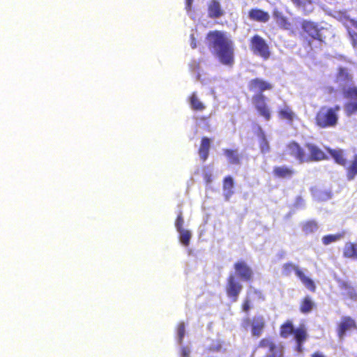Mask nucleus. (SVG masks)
I'll use <instances>...</instances> for the list:
<instances>
[{"mask_svg":"<svg viewBox=\"0 0 357 357\" xmlns=\"http://www.w3.org/2000/svg\"><path fill=\"white\" fill-rule=\"evenodd\" d=\"M311 357H324V356L321 353L316 351L311 355Z\"/></svg>","mask_w":357,"mask_h":357,"instance_id":"43","label":"nucleus"},{"mask_svg":"<svg viewBox=\"0 0 357 357\" xmlns=\"http://www.w3.org/2000/svg\"><path fill=\"white\" fill-rule=\"evenodd\" d=\"M305 147L309 154L297 142L291 141L286 145V153L300 164L328 160V156L315 144L307 142L305 144Z\"/></svg>","mask_w":357,"mask_h":357,"instance_id":"3","label":"nucleus"},{"mask_svg":"<svg viewBox=\"0 0 357 357\" xmlns=\"http://www.w3.org/2000/svg\"><path fill=\"white\" fill-rule=\"evenodd\" d=\"M302 230L305 235H310L315 233L318 229V223L314 220H307L302 223Z\"/></svg>","mask_w":357,"mask_h":357,"instance_id":"26","label":"nucleus"},{"mask_svg":"<svg viewBox=\"0 0 357 357\" xmlns=\"http://www.w3.org/2000/svg\"><path fill=\"white\" fill-rule=\"evenodd\" d=\"M248 17L252 21L266 22L269 20L270 16L268 12L259 8H252L248 12Z\"/></svg>","mask_w":357,"mask_h":357,"instance_id":"17","label":"nucleus"},{"mask_svg":"<svg viewBox=\"0 0 357 357\" xmlns=\"http://www.w3.org/2000/svg\"><path fill=\"white\" fill-rule=\"evenodd\" d=\"M190 107L195 111H203L205 109L204 104L199 100L196 92H193L188 98Z\"/></svg>","mask_w":357,"mask_h":357,"instance_id":"24","label":"nucleus"},{"mask_svg":"<svg viewBox=\"0 0 357 357\" xmlns=\"http://www.w3.org/2000/svg\"><path fill=\"white\" fill-rule=\"evenodd\" d=\"M204 179L207 184H209L212 182V175L209 173H206L204 175Z\"/></svg>","mask_w":357,"mask_h":357,"instance_id":"39","label":"nucleus"},{"mask_svg":"<svg viewBox=\"0 0 357 357\" xmlns=\"http://www.w3.org/2000/svg\"><path fill=\"white\" fill-rule=\"evenodd\" d=\"M282 354H279V355H277L276 354H275L274 352L272 353V354H266L265 356H264L263 357H282Z\"/></svg>","mask_w":357,"mask_h":357,"instance_id":"42","label":"nucleus"},{"mask_svg":"<svg viewBox=\"0 0 357 357\" xmlns=\"http://www.w3.org/2000/svg\"><path fill=\"white\" fill-rule=\"evenodd\" d=\"M356 328L357 326L354 319L349 316L342 317L337 326V335L340 338H342L347 331Z\"/></svg>","mask_w":357,"mask_h":357,"instance_id":"10","label":"nucleus"},{"mask_svg":"<svg viewBox=\"0 0 357 357\" xmlns=\"http://www.w3.org/2000/svg\"><path fill=\"white\" fill-rule=\"evenodd\" d=\"M316 308V304L309 295L304 296L300 302L299 310L303 314H308Z\"/></svg>","mask_w":357,"mask_h":357,"instance_id":"20","label":"nucleus"},{"mask_svg":"<svg viewBox=\"0 0 357 357\" xmlns=\"http://www.w3.org/2000/svg\"><path fill=\"white\" fill-rule=\"evenodd\" d=\"M179 233V239L184 246H188L191 238V233L189 230L183 229L178 231Z\"/></svg>","mask_w":357,"mask_h":357,"instance_id":"30","label":"nucleus"},{"mask_svg":"<svg viewBox=\"0 0 357 357\" xmlns=\"http://www.w3.org/2000/svg\"><path fill=\"white\" fill-rule=\"evenodd\" d=\"M345 112L347 116H350L357 113V101L350 102L345 105Z\"/></svg>","mask_w":357,"mask_h":357,"instance_id":"33","label":"nucleus"},{"mask_svg":"<svg viewBox=\"0 0 357 357\" xmlns=\"http://www.w3.org/2000/svg\"><path fill=\"white\" fill-rule=\"evenodd\" d=\"M190 46L193 49L197 47V41L193 35H191Z\"/></svg>","mask_w":357,"mask_h":357,"instance_id":"40","label":"nucleus"},{"mask_svg":"<svg viewBox=\"0 0 357 357\" xmlns=\"http://www.w3.org/2000/svg\"><path fill=\"white\" fill-rule=\"evenodd\" d=\"M281 19H282V21L286 22V18L285 17H282Z\"/></svg>","mask_w":357,"mask_h":357,"instance_id":"48","label":"nucleus"},{"mask_svg":"<svg viewBox=\"0 0 357 357\" xmlns=\"http://www.w3.org/2000/svg\"><path fill=\"white\" fill-rule=\"evenodd\" d=\"M282 357H283V356Z\"/></svg>","mask_w":357,"mask_h":357,"instance_id":"50","label":"nucleus"},{"mask_svg":"<svg viewBox=\"0 0 357 357\" xmlns=\"http://www.w3.org/2000/svg\"><path fill=\"white\" fill-rule=\"evenodd\" d=\"M265 320L263 317L259 316L254 317L251 324L252 335L256 337L261 336L265 328Z\"/></svg>","mask_w":357,"mask_h":357,"instance_id":"14","label":"nucleus"},{"mask_svg":"<svg viewBox=\"0 0 357 357\" xmlns=\"http://www.w3.org/2000/svg\"><path fill=\"white\" fill-rule=\"evenodd\" d=\"M259 146L262 154H266L271 151V146L266 138V134L261 128H259Z\"/></svg>","mask_w":357,"mask_h":357,"instance_id":"23","label":"nucleus"},{"mask_svg":"<svg viewBox=\"0 0 357 357\" xmlns=\"http://www.w3.org/2000/svg\"><path fill=\"white\" fill-rule=\"evenodd\" d=\"M351 24L356 29H357V20H350Z\"/></svg>","mask_w":357,"mask_h":357,"instance_id":"44","label":"nucleus"},{"mask_svg":"<svg viewBox=\"0 0 357 357\" xmlns=\"http://www.w3.org/2000/svg\"><path fill=\"white\" fill-rule=\"evenodd\" d=\"M343 255L346 258L357 259V245L354 243H347L344 248Z\"/></svg>","mask_w":357,"mask_h":357,"instance_id":"27","label":"nucleus"},{"mask_svg":"<svg viewBox=\"0 0 357 357\" xmlns=\"http://www.w3.org/2000/svg\"><path fill=\"white\" fill-rule=\"evenodd\" d=\"M176 331L178 337V341L181 344L183 341L185 332V326L183 322H181L178 324Z\"/></svg>","mask_w":357,"mask_h":357,"instance_id":"34","label":"nucleus"},{"mask_svg":"<svg viewBox=\"0 0 357 357\" xmlns=\"http://www.w3.org/2000/svg\"><path fill=\"white\" fill-rule=\"evenodd\" d=\"M185 8L188 10H190L193 0H185Z\"/></svg>","mask_w":357,"mask_h":357,"instance_id":"41","label":"nucleus"},{"mask_svg":"<svg viewBox=\"0 0 357 357\" xmlns=\"http://www.w3.org/2000/svg\"><path fill=\"white\" fill-rule=\"evenodd\" d=\"M183 223H184V220L183 218L182 212L180 211L179 213L178 214L176 221H175V227H176L177 231L184 229L183 228Z\"/></svg>","mask_w":357,"mask_h":357,"instance_id":"36","label":"nucleus"},{"mask_svg":"<svg viewBox=\"0 0 357 357\" xmlns=\"http://www.w3.org/2000/svg\"><path fill=\"white\" fill-rule=\"evenodd\" d=\"M258 347L262 349H268L269 351L273 353L277 347L271 337H264L261 339L259 342Z\"/></svg>","mask_w":357,"mask_h":357,"instance_id":"28","label":"nucleus"},{"mask_svg":"<svg viewBox=\"0 0 357 357\" xmlns=\"http://www.w3.org/2000/svg\"><path fill=\"white\" fill-rule=\"evenodd\" d=\"M210 148L211 139L207 137H203L198 149V153L202 162H205L208 159Z\"/></svg>","mask_w":357,"mask_h":357,"instance_id":"19","label":"nucleus"},{"mask_svg":"<svg viewBox=\"0 0 357 357\" xmlns=\"http://www.w3.org/2000/svg\"><path fill=\"white\" fill-rule=\"evenodd\" d=\"M302 271L298 266L294 265L291 262L285 263L282 266V273L284 276H289L293 271L297 275V271Z\"/></svg>","mask_w":357,"mask_h":357,"instance_id":"29","label":"nucleus"},{"mask_svg":"<svg viewBox=\"0 0 357 357\" xmlns=\"http://www.w3.org/2000/svg\"><path fill=\"white\" fill-rule=\"evenodd\" d=\"M229 163L234 165H239L241 163V155L237 149H225L223 150Z\"/></svg>","mask_w":357,"mask_h":357,"instance_id":"21","label":"nucleus"},{"mask_svg":"<svg viewBox=\"0 0 357 357\" xmlns=\"http://www.w3.org/2000/svg\"><path fill=\"white\" fill-rule=\"evenodd\" d=\"M234 182L231 176H227L222 181V190L225 199L229 201L231 197L234 194Z\"/></svg>","mask_w":357,"mask_h":357,"instance_id":"18","label":"nucleus"},{"mask_svg":"<svg viewBox=\"0 0 357 357\" xmlns=\"http://www.w3.org/2000/svg\"><path fill=\"white\" fill-rule=\"evenodd\" d=\"M340 110V107L339 105L333 107H321L315 115V124L321 128L335 127L338 122V112Z\"/></svg>","mask_w":357,"mask_h":357,"instance_id":"5","label":"nucleus"},{"mask_svg":"<svg viewBox=\"0 0 357 357\" xmlns=\"http://www.w3.org/2000/svg\"><path fill=\"white\" fill-rule=\"evenodd\" d=\"M278 116L280 119L286 121L289 125H292L294 121L296 119V114L291 107L286 104L280 107L278 111Z\"/></svg>","mask_w":357,"mask_h":357,"instance_id":"11","label":"nucleus"},{"mask_svg":"<svg viewBox=\"0 0 357 357\" xmlns=\"http://www.w3.org/2000/svg\"><path fill=\"white\" fill-rule=\"evenodd\" d=\"M250 302H251L250 299L248 296L243 300V302L241 305V308L243 312H249V310L251 308Z\"/></svg>","mask_w":357,"mask_h":357,"instance_id":"37","label":"nucleus"},{"mask_svg":"<svg viewBox=\"0 0 357 357\" xmlns=\"http://www.w3.org/2000/svg\"><path fill=\"white\" fill-rule=\"evenodd\" d=\"M354 45H357V35H356V38L354 39Z\"/></svg>","mask_w":357,"mask_h":357,"instance_id":"46","label":"nucleus"},{"mask_svg":"<svg viewBox=\"0 0 357 357\" xmlns=\"http://www.w3.org/2000/svg\"><path fill=\"white\" fill-rule=\"evenodd\" d=\"M208 48L222 65L231 67L234 63V45L226 33L210 31L206 36Z\"/></svg>","mask_w":357,"mask_h":357,"instance_id":"1","label":"nucleus"},{"mask_svg":"<svg viewBox=\"0 0 357 357\" xmlns=\"http://www.w3.org/2000/svg\"><path fill=\"white\" fill-rule=\"evenodd\" d=\"M295 3H299L300 2V0H292Z\"/></svg>","mask_w":357,"mask_h":357,"instance_id":"47","label":"nucleus"},{"mask_svg":"<svg viewBox=\"0 0 357 357\" xmlns=\"http://www.w3.org/2000/svg\"><path fill=\"white\" fill-rule=\"evenodd\" d=\"M352 80V75L346 68L340 67L338 68L336 77L337 82H339L341 84H351Z\"/></svg>","mask_w":357,"mask_h":357,"instance_id":"22","label":"nucleus"},{"mask_svg":"<svg viewBox=\"0 0 357 357\" xmlns=\"http://www.w3.org/2000/svg\"><path fill=\"white\" fill-rule=\"evenodd\" d=\"M291 335H294V339L296 344V351L298 352L303 351V344L307 339L308 335L307 330L304 326L294 328L293 323L291 320H286L280 326V335L281 337L287 339Z\"/></svg>","mask_w":357,"mask_h":357,"instance_id":"4","label":"nucleus"},{"mask_svg":"<svg viewBox=\"0 0 357 357\" xmlns=\"http://www.w3.org/2000/svg\"><path fill=\"white\" fill-rule=\"evenodd\" d=\"M344 96L351 99L357 98V87L352 86L349 87L347 90L344 91Z\"/></svg>","mask_w":357,"mask_h":357,"instance_id":"35","label":"nucleus"},{"mask_svg":"<svg viewBox=\"0 0 357 357\" xmlns=\"http://www.w3.org/2000/svg\"><path fill=\"white\" fill-rule=\"evenodd\" d=\"M297 277L301 281L303 284L311 292H315L316 284L314 282L307 276L305 275L303 271H297Z\"/></svg>","mask_w":357,"mask_h":357,"instance_id":"25","label":"nucleus"},{"mask_svg":"<svg viewBox=\"0 0 357 357\" xmlns=\"http://www.w3.org/2000/svg\"><path fill=\"white\" fill-rule=\"evenodd\" d=\"M344 169L348 181H353L357 176V153L354 154L351 160L347 162Z\"/></svg>","mask_w":357,"mask_h":357,"instance_id":"16","label":"nucleus"},{"mask_svg":"<svg viewBox=\"0 0 357 357\" xmlns=\"http://www.w3.org/2000/svg\"><path fill=\"white\" fill-rule=\"evenodd\" d=\"M343 236L341 234H328L322 238V242L324 245H328L331 243L335 242Z\"/></svg>","mask_w":357,"mask_h":357,"instance_id":"32","label":"nucleus"},{"mask_svg":"<svg viewBox=\"0 0 357 357\" xmlns=\"http://www.w3.org/2000/svg\"><path fill=\"white\" fill-rule=\"evenodd\" d=\"M307 45H308L309 47H312V42H311V40H307Z\"/></svg>","mask_w":357,"mask_h":357,"instance_id":"45","label":"nucleus"},{"mask_svg":"<svg viewBox=\"0 0 357 357\" xmlns=\"http://www.w3.org/2000/svg\"><path fill=\"white\" fill-rule=\"evenodd\" d=\"M326 151L330 154L331 157L333 158L335 163L345 167L347 165V158L344 151L342 149H333L330 147H326Z\"/></svg>","mask_w":357,"mask_h":357,"instance_id":"15","label":"nucleus"},{"mask_svg":"<svg viewBox=\"0 0 357 357\" xmlns=\"http://www.w3.org/2000/svg\"><path fill=\"white\" fill-rule=\"evenodd\" d=\"M222 349V342L220 340L213 341L206 349L208 353H218Z\"/></svg>","mask_w":357,"mask_h":357,"instance_id":"31","label":"nucleus"},{"mask_svg":"<svg viewBox=\"0 0 357 357\" xmlns=\"http://www.w3.org/2000/svg\"><path fill=\"white\" fill-rule=\"evenodd\" d=\"M296 171L287 165L275 166L273 169V175L278 179L289 180L294 176Z\"/></svg>","mask_w":357,"mask_h":357,"instance_id":"9","label":"nucleus"},{"mask_svg":"<svg viewBox=\"0 0 357 357\" xmlns=\"http://www.w3.org/2000/svg\"><path fill=\"white\" fill-rule=\"evenodd\" d=\"M248 87L250 91L257 92L252 96V100L258 115L266 121H270L271 109L268 105L267 98L263 94V92L273 89V84L263 79L256 77L249 81Z\"/></svg>","mask_w":357,"mask_h":357,"instance_id":"2","label":"nucleus"},{"mask_svg":"<svg viewBox=\"0 0 357 357\" xmlns=\"http://www.w3.org/2000/svg\"><path fill=\"white\" fill-rule=\"evenodd\" d=\"M301 28L312 39L322 40L321 35L315 23L305 20L302 22Z\"/></svg>","mask_w":357,"mask_h":357,"instance_id":"12","label":"nucleus"},{"mask_svg":"<svg viewBox=\"0 0 357 357\" xmlns=\"http://www.w3.org/2000/svg\"><path fill=\"white\" fill-rule=\"evenodd\" d=\"M226 295L232 302H236L243 290V285L234 273H231L227 278L225 284Z\"/></svg>","mask_w":357,"mask_h":357,"instance_id":"7","label":"nucleus"},{"mask_svg":"<svg viewBox=\"0 0 357 357\" xmlns=\"http://www.w3.org/2000/svg\"><path fill=\"white\" fill-rule=\"evenodd\" d=\"M255 293L258 294V293H260V292L259 291H257V290H255Z\"/></svg>","mask_w":357,"mask_h":357,"instance_id":"49","label":"nucleus"},{"mask_svg":"<svg viewBox=\"0 0 357 357\" xmlns=\"http://www.w3.org/2000/svg\"><path fill=\"white\" fill-rule=\"evenodd\" d=\"M234 268L241 280L250 282L253 280V271L245 261H236L234 265Z\"/></svg>","mask_w":357,"mask_h":357,"instance_id":"8","label":"nucleus"},{"mask_svg":"<svg viewBox=\"0 0 357 357\" xmlns=\"http://www.w3.org/2000/svg\"><path fill=\"white\" fill-rule=\"evenodd\" d=\"M208 16L211 19H217L224 15V10L218 0H210L207 4Z\"/></svg>","mask_w":357,"mask_h":357,"instance_id":"13","label":"nucleus"},{"mask_svg":"<svg viewBox=\"0 0 357 357\" xmlns=\"http://www.w3.org/2000/svg\"><path fill=\"white\" fill-rule=\"evenodd\" d=\"M181 353L182 357H189L190 350L187 347H183L181 349Z\"/></svg>","mask_w":357,"mask_h":357,"instance_id":"38","label":"nucleus"},{"mask_svg":"<svg viewBox=\"0 0 357 357\" xmlns=\"http://www.w3.org/2000/svg\"><path fill=\"white\" fill-rule=\"evenodd\" d=\"M249 47L252 52L263 60H268L271 54L269 45L261 36L254 35L250 39Z\"/></svg>","mask_w":357,"mask_h":357,"instance_id":"6","label":"nucleus"}]
</instances>
